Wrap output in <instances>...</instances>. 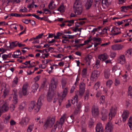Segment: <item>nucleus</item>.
Returning a JSON list of instances; mask_svg holds the SVG:
<instances>
[{
    "instance_id": "1",
    "label": "nucleus",
    "mask_w": 132,
    "mask_h": 132,
    "mask_svg": "<svg viewBox=\"0 0 132 132\" xmlns=\"http://www.w3.org/2000/svg\"><path fill=\"white\" fill-rule=\"evenodd\" d=\"M67 91H63L61 94L57 91H48L47 95V99L49 102H51L53 98V103H55L58 98V103L60 106L64 97L66 96Z\"/></svg>"
},
{
    "instance_id": "2",
    "label": "nucleus",
    "mask_w": 132,
    "mask_h": 132,
    "mask_svg": "<svg viewBox=\"0 0 132 132\" xmlns=\"http://www.w3.org/2000/svg\"><path fill=\"white\" fill-rule=\"evenodd\" d=\"M44 98V95H42L39 98L36 104L35 101H31L29 105L28 111L30 112H31L34 109L36 113L38 112L42 105L41 101L42 100H43Z\"/></svg>"
},
{
    "instance_id": "3",
    "label": "nucleus",
    "mask_w": 132,
    "mask_h": 132,
    "mask_svg": "<svg viewBox=\"0 0 132 132\" xmlns=\"http://www.w3.org/2000/svg\"><path fill=\"white\" fill-rule=\"evenodd\" d=\"M74 12L77 15H80L82 11L83 8L80 0H76L73 6Z\"/></svg>"
},
{
    "instance_id": "4",
    "label": "nucleus",
    "mask_w": 132,
    "mask_h": 132,
    "mask_svg": "<svg viewBox=\"0 0 132 132\" xmlns=\"http://www.w3.org/2000/svg\"><path fill=\"white\" fill-rule=\"evenodd\" d=\"M55 121L54 118H51L50 117H47L44 122V129H46L48 128H51L54 124Z\"/></svg>"
},
{
    "instance_id": "5",
    "label": "nucleus",
    "mask_w": 132,
    "mask_h": 132,
    "mask_svg": "<svg viewBox=\"0 0 132 132\" xmlns=\"http://www.w3.org/2000/svg\"><path fill=\"white\" fill-rule=\"evenodd\" d=\"M57 84V80L54 78H52L51 81L50 88L51 89V91H54L56 88Z\"/></svg>"
},
{
    "instance_id": "6",
    "label": "nucleus",
    "mask_w": 132,
    "mask_h": 132,
    "mask_svg": "<svg viewBox=\"0 0 132 132\" xmlns=\"http://www.w3.org/2000/svg\"><path fill=\"white\" fill-rule=\"evenodd\" d=\"M92 115L94 117H97L99 114L98 108L95 105H94L92 108Z\"/></svg>"
},
{
    "instance_id": "7",
    "label": "nucleus",
    "mask_w": 132,
    "mask_h": 132,
    "mask_svg": "<svg viewBox=\"0 0 132 132\" xmlns=\"http://www.w3.org/2000/svg\"><path fill=\"white\" fill-rule=\"evenodd\" d=\"M29 120L30 119L28 117H25L22 119L21 121L19 123L22 126L26 125L28 123Z\"/></svg>"
},
{
    "instance_id": "8",
    "label": "nucleus",
    "mask_w": 132,
    "mask_h": 132,
    "mask_svg": "<svg viewBox=\"0 0 132 132\" xmlns=\"http://www.w3.org/2000/svg\"><path fill=\"white\" fill-rule=\"evenodd\" d=\"M112 69L113 71L114 72L115 75L118 76L120 75L121 70L119 66H115Z\"/></svg>"
},
{
    "instance_id": "9",
    "label": "nucleus",
    "mask_w": 132,
    "mask_h": 132,
    "mask_svg": "<svg viewBox=\"0 0 132 132\" xmlns=\"http://www.w3.org/2000/svg\"><path fill=\"white\" fill-rule=\"evenodd\" d=\"M129 112L127 110L123 111L122 115L123 122H125L126 120L129 116Z\"/></svg>"
},
{
    "instance_id": "10",
    "label": "nucleus",
    "mask_w": 132,
    "mask_h": 132,
    "mask_svg": "<svg viewBox=\"0 0 132 132\" xmlns=\"http://www.w3.org/2000/svg\"><path fill=\"white\" fill-rule=\"evenodd\" d=\"M101 113L102 115V120L103 121H105L107 118V115L108 114L107 111L105 109H103L101 111Z\"/></svg>"
},
{
    "instance_id": "11",
    "label": "nucleus",
    "mask_w": 132,
    "mask_h": 132,
    "mask_svg": "<svg viewBox=\"0 0 132 132\" xmlns=\"http://www.w3.org/2000/svg\"><path fill=\"white\" fill-rule=\"evenodd\" d=\"M123 47V46L121 44H115L112 45L111 46V48L113 50H122Z\"/></svg>"
},
{
    "instance_id": "12",
    "label": "nucleus",
    "mask_w": 132,
    "mask_h": 132,
    "mask_svg": "<svg viewBox=\"0 0 132 132\" xmlns=\"http://www.w3.org/2000/svg\"><path fill=\"white\" fill-rule=\"evenodd\" d=\"M113 125L111 122H108L106 124L105 128L107 129V132H111L113 129Z\"/></svg>"
},
{
    "instance_id": "13",
    "label": "nucleus",
    "mask_w": 132,
    "mask_h": 132,
    "mask_svg": "<svg viewBox=\"0 0 132 132\" xmlns=\"http://www.w3.org/2000/svg\"><path fill=\"white\" fill-rule=\"evenodd\" d=\"M9 109V107L7 104L5 103L2 106L1 108H0V111H1V114L2 112H6L8 111Z\"/></svg>"
},
{
    "instance_id": "14",
    "label": "nucleus",
    "mask_w": 132,
    "mask_h": 132,
    "mask_svg": "<svg viewBox=\"0 0 132 132\" xmlns=\"http://www.w3.org/2000/svg\"><path fill=\"white\" fill-rule=\"evenodd\" d=\"M110 112L109 113V119L111 120L112 116H114L116 113V109L114 108L113 109L110 110Z\"/></svg>"
},
{
    "instance_id": "15",
    "label": "nucleus",
    "mask_w": 132,
    "mask_h": 132,
    "mask_svg": "<svg viewBox=\"0 0 132 132\" xmlns=\"http://www.w3.org/2000/svg\"><path fill=\"white\" fill-rule=\"evenodd\" d=\"M96 130V132H103L102 125L100 123H99L97 124Z\"/></svg>"
},
{
    "instance_id": "16",
    "label": "nucleus",
    "mask_w": 132,
    "mask_h": 132,
    "mask_svg": "<svg viewBox=\"0 0 132 132\" xmlns=\"http://www.w3.org/2000/svg\"><path fill=\"white\" fill-rule=\"evenodd\" d=\"M118 62L121 64H124L125 62V56L124 55L120 56L118 59Z\"/></svg>"
},
{
    "instance_id": "17",
    "label": "nucleus",
    "mask_w": 132,
    "mask_h": 132,
    "mask_svg": "<svg viewBox=\"0 0 132 132\" xmlns=\"http://www.w3.org/2000/svg\"><path fill=\"white\" fill-rule=\"evenodd\" d=\"M98 59L102 61H104L108 58V56L106 53L102 54L98 56Z\"/></svg>"
},
{
    "instance_id": "18",
    "label": "nucleus",
    "mask_w": 132,
    "mask_h": 132,
    "mask_svg": "<svg viewBox=\"0 0 132 132\" xmlns=\"http://www.w3.org/2000/svg\"><path fill=\"white\" fill-rule=\"evenodd\" d=\"M98 72L96 70H94L93 71L92 73L91 77L93 78V79H96L97 78V75Z\"/></svg>"
},
{
    "instance_id": "19",
    "label": "nucleus",
    "mask_w": 132,
    "mask_h": 132,
    "mask_svg": "<svg viewBox=\"0 0 132 132\" xmlns=\"http://www.w3.org/2000/svg\"><path fill=\"white\" fill-rule=\"evenodd\" d=\"M61 83L62 88L64 89L63 91H65V89L67 90L68 89V88L67 87H65V85L66 84V80L64 79H62V80Z\"/></svg>"
},
{
    "instance_id": "20",
    "label": "nucleus",
    "mask_w": 132,
    "mask_h": 132,
    "mask_svg": "<svg viewBox=\"0 0 132 132\" xmlns=\"http://www.w3.org/2000/svg\"><path fill=\"white\" fill-rule=\"evenodd\" d=\"M80 91H85V84L83 82H81L79 85Z\"/></svg>"
},
{
    "instance_id": "21",
    "label": "nucleus",
    "mask_w": 132,
    "mask_h": 132,
    "mask_svg": "<svg viewBox=\"0 0 132 132\" xmlns=\"http://www.w3.org/2000/svg\"><path fill=\"white\" fill-rule=\"evenodd\" d=\"M19 97L21 98L22 95L25 96L28 95V91H19Z\"/></svg>"
},
{
    "instance_id": "22",
    "label": "nucleus",
    "mask_w": 132,
    "mask_h": 132,
    "mask_svg": "<svg viewBox=\"0 0 132 132\" xmlns=\"http://www.w3.org/2000/svg\"><path fill=\"white\" fill-rule=\"evenodd\" d=\"M85 60L87 62H88V65H90V60L92 58V56L90 55H88L85 57Z\"/></svg>"
},
{
    "instance_id": "23",
    "label": "nucleus",
    "mask_w": 132,
    "mask_h": 132,
    "mask_svg": "<svg viewBox=\"0 0 132 132\" xmlns=\"http://www.w3.org/2000/svg\"><path fill=\"white\" fill-rule=\"evenodd\" d=\"M132 54V48H131L128 49L125 53V54L126 55H127L128 57L129 55L131 56Z\"/></svg>"
},
{
    "instance_id": "24",
    "label": "nucleus",
    "mask_w": 132,
    "mask_h": 132,
    "mask_svg": "<svg viewBox=\"0 0 132 132\" xmlns=\"http://www.w3.org/2000/svg\"><path fill=\"white\" fill-rule=\"evenodd\" d=\"M65 118V115L64 114L63 116H62L61 118L60 122L59 123L62 125L63 123Z\"/></svg>"
},
{
    "instance_id": "25",
    "label": "nucleus",
    "mask_w": 132,
    "mask_h": 132,
    "mask_svg": "<svg viewBox=\"0 0 132 132\" xmlns=\"http://www.w3.org/2000/svg\"><path fill=\"white\" fill-rule=\"evenodd\" d=\"M74 117L73 115H71L67 119V122L69 123H72L73 122V119Z\"/></svg>"
},
{
    "instance_id": "26",
    "label": "nucleus",
    "mask_w": 132,
    "mask_h": 132,
    "mask_svg": "<svg viewBox=\"0 0 132 132\" xmlns=\"http://www.w3.org/2000/svg\"><path fill=\"white\" fill-rule=\"evenodd\" d=\"M29 87V85L27 82H26L23 85L22 88V91H26Z\"/></svg>"
},
{
    "instance_id": "27",
    "label": "nucleus",
    "mask_w": 132,
    "mask_h": 132,
    "mask_svg": "<svg viewBox=\"0 0 132 132\" xmlns=\"http://www.w3.org/2000/svg\"><path fill=\"white\" fill-rule=\"evenodd\" d=\"M53 3L54 2L53 1H51L49 3L48 6L49 9L51 10H53L55 8V7L54 6H52Z\"/></svg>"
},
{
    "instance_id": "28",
    "label": "nucleus",
    "mask_w": 132,
    "mask_h": 132,
    "mask_svg": "<svg viewBox=\"0 0 132 132\" xmlns=\"http://www.w3.org/2000/svg\"><path fill=\"white\" fill-rule=\"evenodd\" d=\"M131 130H132V117H130L128 120V123Z\"/></svg>"
},
{
    "instance_id": "29",
    "label": "nucleus",
    "mask_w": 132,
    "mask_h": 132,
    "mask_svg": "<svg viewBox=\"0 0 132 132\" xmlns=\"http://www.w3.org/2000/svg\"><path fill=\"white\" fill-rule=\"evenodd\" d=\"M38 85L37 83H35L33 84L31 88L32 89V90H36L38 88Z\"/></svg>"
},
{
    "instance_id": "30",
    "label": "nucleus",
    "mask_w": 132,
    "mask_h": 132,
    "mask_svg": "<svg viewBox=\"0 0 132 132\" xmlns=\"http://www.w3.org/2000/svg\"><path fill=\"white\" fill-rule=\"evenodd\" d=\"M65 7L63 5H60L58 8L57 10L61 12H63L64 11Z\"/></svg>"
},
{
    "instance_id": "31",
    "label": "nucleus",
    "mask_w": 132,
    "mask_h": 132,
    "mask_svg": "<svg viewBox=\"0 0 132 132\" xmlns=\"http://www.w3.org/2000/svg\"><path fill=\"white\" fill-rule=\"evenodd\" d=\"M92 4V3H90L89 2H87L85 4L86 9L87 10L89 9L91 6Z\"/></svg>"
},
{
    "instance_id": "32",
    "label": "nucleus",
    "mask_w": 132,
    "mask_h": 132,
    "mask_svg": "<svg viewBox=\"0 0 132 132\" xmlns=\"http://www.w3.org/2000/svg\"><path fill=\"white\" fill-rule=\"evenodd\" d=\"M11 54L9 53L8 55L3 54L2 56V58L3 60H6L7 57H10Z\"/></svg>"
},
{
    "instance_id": "33",
    "label": "nucleus",
    "mask_w": 132,
    "mask_h": 132,
    "mask_svg": "<svg viewBox=\"0 0 132 132\" xmlns=\"http://www.w3.org/2000/svg\"><path fill=\"white\" fill-rule=\"evenodd\" d=\"M105 77L106 79L109 78L110 76V73L108 71L105 70L104 71Z\"/></svg>"
},
{
    "instance_id": "34",
    "label": "nucleus",
    "mask_w": 132,
    "mask_h": 132,
    "mask_svg": "<svg viewBox=\"0 0 132 132\" xmlns=\"http://www.w3.org/2000/svg\"><path fill=\"white\" fill-rule=\"evenodd\" d=\"M100 85V83L98 82H97L94 85V89L96 90H98V89L99 88Z\"/></svg>"
},
{
    "instance_id": "35",
    "label": "nucleus",
    "mask_w": 132,
    "mask_h": 132,
    "mask_svg": "<svg viewBox=\"0 0 132 132\" xmlns=\"http://www.w3.org/2000/svg\"><path fill=\"white\" fill-rule=\"evenodd\" d=\"M112 83L113 82L112 80H109L106 82V86L110 88V87L111 85L112 84Z\"/></svg>"
},
{
    "instance_id": "36",
    "label": "nucleus",
    "mask_w": 132,
    "mask_h": 132,
    "mask_svg": "<svg viewBox=\"0 0 132 132\" xmlns=\"http://www.w3.org/2000/svg\"><path fill=\"white\" fill-rule=\"evenodd\" d=\"M87 74V69L84 68L83 69L81 75L83 76H85Z\"/></svg>"
},
{
    "instance_id": "37",
    "label": "nucleus",
    "mask_w": 132,
    "mask_h": 132,
    "mask_svg": "<svg viewBox=\"0 0 132 132\" xmlns=\"http://www.w3.org/2000/svg\"><path fill=\"white\" fill-rule=\"evenodd\" d=\"M121 11L124 12H127V10L126 6H123L121 7Z\"/></svg>"
},
{
    "instance_id": "38",
    "label": "nucleus",
    "mask_w": 132,
    "mask_h": 132,
    "mask_svg": "<svg viewBox=\"0 0 132 132\" xmlns=\"http://www.w3.org/2000/svg\"><path fill=\"white\" fill-rule=\"evenodd\" d=\"M9 94V91H3V94L2 95V97L5 98L8 96Z\"/></svg>"
},
{
    "instance_id": "39",
    "label": "nucleus",
    "mask_w": 132,
    "mask_h": 132,
    "mask_svg": "<svg viewBox=\"0 0 132 132\" xmlns=\"http://www.w3.org/2000/svg\"><path fill=\"white\" fill-rule=\"evenodd\" d=\"M10 16H15V17H19L20 16V14H17L16 13H12L9 14Z\"/></svg>"
},
{
    "instance_id": "40",
    "label": "nucleus",
    "mask_w": 132,
    "mask_h": 132,
    "mask_svg": "<svg viewBox=\"0 0 132 132\" xmlns=\"http://www.w3.org/2000/svg\"><path fill=\"white\" fill-rule=\"evenodd\" d=\"M92 40H93V41H96V42H100L101 40V39L100 38H96V37H94L92 39Z\"/></svg>"
},
{
    "instance_id": "41",
    "label": "nucleus",
    "mask_w": 132,
    "mask_h": 132,
    "mask_svg": "<svg viewBox=\"0 0 132 132\" xmlns=\"http://www.w3.org/2000/svg\"><path fill=\"white\" fill-rule=\"evenodd\" d=\"M33 128V125H30L28 127L27 132H31Z\"/></svg>"
},
{
    "instance_id": "42",
    "label": "nucleus",
    "mask_w": 132,
    "mask_h": 132,
    "mask_svg": "<svg viewBox=\"0 0 132 132\" xmlns=\"http://www.w3.org/2000/svg\"><path fill=\"white\" fill-rule=\"evenodd\" d=\"M44 51H45L46 52H47V50L46 49H44L42 50H35V52H40L42 53H44Z\"/></svg>"
},
{
    "instance_id": "43",
    "label": "nucleus",
    "mask_w": 132,
    "mask_h": 132,
    "mask_svg": "<svg viewBox=\"0 0 132 132\" xmlns=\"http://www.w3.org/2000/svg\"><path fill=\"white\" fill-rule=\"evenodd\" d=\"M15 42H12L10 44L9 47L11 49L13 47H14V45H15Z\"/></svg>"
},
{
    "instance_id": "44",
    "label": "nucleus",
    "mask_w": 132,
    "mask_h": 132,
    "mask_svg": "<svg viewBox=\"0 0 132 132\" xmlns=\"http://www.w3.org/2000/svg\"><path fill=\"white\" fill-rule=\"evenodd\" d=\"M17 91H14V94L13 96V98L14 100H17V96L16 92Z\"/></svg>"
},
{
    "instance_id": "45",
    "label": "nucleus",
    "mask_w": 132,
    "mask_h": 132,
    "mask_svg": "<svg viewBox=\"0 0 132 132\" xmlns=\"http://www.w3.org/2000/svg\"><path fill=\"white\" fill-rule=\"evenodd\" d=\"M116 53L114 52H112L111 53L110 55V56L111 58L114 57L116 55Z\"/></svg>"
},
{
    "instance_id": "46",
    "label": "nucleus",
    "mask_w": 132,
    "mask_h": 132,
    "mask_svg": "<svg viewBox=\"0 0 132 132\" xmlns=\"http://www.w3.org/2000/svg\"><path fill=\"white\" fill-rule=\"evenodd\" d=\"M46 61H45V60H42V62L43 63H44V64H47L51 60H46Z\"/></svg>"
},
{
    "instance_id": "47",
    "label": "nucleus",
    "mask_w": 132,
    "mask_h": 132,
    "mask_svg": "<svg viewBox=\"0 0 132 132\" xmlns=\"http://www.w3.org/2000/svg\"><path fill=\"white\" fill-rule=\"evenodd\" d=\"M20 12H27V9L25 7H24V9H21L20 10H19Z\"/></svg>"
},
{
    "instance_id": "48",
    "label": "nucleus",
    "mask_w": 132,
    "mask_h": 132,
    "mask_svg": "<svg viewBox=\"0 0 132 132\" xmlns=\"http://www.w3.org/2000/svg\"><path fill=\"white\" fill-rule=\"evenodd\" d=\"M118 29V28L116 27H113L111 32H115L116 31V30Z\"/></svg>"
},
{
    "instance_id": "49",
    "label": "nucleus",
    "mask_w": 132,
    "mask_h": 132,
    "mask_svg": "<svg viewBox=\"0 0 132 132\" xmlns=\"http://www.w3.org/2000/svg\"><path fill=\"white\" fill-rule=\"evenodd\" d=\"M82 103L81 102H79L78 104L77 105V108H78L79 109L81 107V106L82 105Z\"/></svg>"
},
{
    "instance_id": "50",
    "label": "nucleus",
    "mask_w": 132,
    "mask_h": 132,
    "mask_svg": "<svg viewBox=\"0 0 132 132\" xmlns=\"http://www.w3.org/2000/svg\"><path fill=\"white\" fill-rule=\"evenodd\" d=\"M62 55V56H63V55L61 54H58L57 55H53V56L54 57L56 58H60L61 57V56Z\"/></svg>"
},
{
    "instance_id": "51",
    "label": "nucleus",
    "mask_w": 132,
    "mask_h": 132,
    "mask_svg": "<svg viewBox=\"0 0 132 132\" xmlns=\"http://www.w3.org/2000/svg\"><path fill=\"white\" fill-rule=\"evenodd\" d=\"M128 94L129 97L132 98V91H128Z\"/></svg>"
},
{
    "instance_id": "52",
    "label": "nucleus",
    "mask_w": 132,
    "mask_h": 132,
    "mask_svg": "<svg viewBox=\"0 0 132 132\" xmlns=\"http://www.w3.org/2000/svg\"><path fill=\"white\" fill-rule=\"evenodd\" d=\"M45 83H46L45 81H44L43 82L41 86V87H40V88L41 89L43 88L45 86Z\"/></svg>"
},
{
    "instance_id": "53",
    "label": "nucleus",
    "mask_w": 132,
    "mask_h": 132,
    "mask_svg": "<svg viewBox=\"0 0 132 132\" xmlns=\"http://www.w3.org/2000/svg\"><path fill=\"white\" fill-rule=\"evenodd\" d=\"M80 109L76 108L75 109V111L74 112V113L75 114H77L78 112L79 111Z\"/></svg>"
},
{
    "instance_id": "54",
    "label": "nucleus",
    "mask_w": 132,
    "mask_h": 132,
    "mask_svg": "<svg viewBox=\"0 0 132 132\" xmlns=\"http://www.w3.org/2000/svg\"><path fill=\"white\" fill-rule=\"evenodd\" d=\"M71 103L73 104H77L78 101H76V100H71Z\"/></svg>"
},
{
    "instance_id": "55",
    "label": "nucleus",
    "mask_w": 132,
    "mask_h": 132,
    "mask_svg": "<svg viewBox=\"0 0 132 132\" xmlns=\"http://www.w3.org/2000/svg\"><path fill=\"white\" fill-rule=\"evenodd\" d=\"M64 22H68L69 23H74V20H66Z\"/></svg>"
},
{
    "instance_id": "56",
    "label": "nucleus",
    "mask_w": 132,
    "mask_h": 132,
    "mask_svg": "<svg viewBox=\"0 0 132 132\" xmlns=\"http://www.w3.org/2000/svg\"><path fill=\"white\" fill-rule=\"evenodd\" d=\"M92 40V39H89L85 40L84 42V43L85 45L87 44L89 42L91 41Z\"/></svg>"
},
{
    "instance_id": "57",
    "label": "nucleus",
    "mask_w": 132,
    "mask_h": 132,
    "mask_svg": "<svg viewBox=\"0 0 132 132\" xmlns=\"http://www.w3.org/2000/svg\"><path fill=\"white\" fill-rule=\"evenodd\" d=\"M10 124L11 125H13L15 124V122L13 120H12L10 121Z\"/></svg>"
},
{
    "instance_id": "58",
    "label": "nucleus",
    "mask_w": 132,
    "mask_h": 132,
    "mask_svg": "<svg viewBox=\"0 0 132 132\" xmlns=\"http://www.w3.org/2000/svg\"><path fill=\"white\" fill-rule=\"evenodd\" d=\"M22 22L26 24H28V20L27 19H23L22 20Z\"/></svg>"
},
{
    "instance_id": "59",
    "label": "nucleus",
    "mask_w": 132,
    "mask_h": 132,
    "mask_svg": "<svg viewBox=\"0 0 132 132\" xmlns=\"http://www.w3.org/2000/svg\"><path fill=\"white\" fill-rule=\"evenodd\" d=\"M30 61H26L24 63H23L22 64H24L25 65H27L28 64L29 65H30Z\"/></svg>"
},
{
    "instance_id": "60",
    "label": "nucleus",
    "mask_w": 132,
    "mask_h": 132,
    "mask_svg": "<svg viewBox=\"0 0 132 132\" xmlns=\"http://www.w3.org/2000/svg\"><path fill=\"white\" fill-rule=\"evenodd\" d=\"M66 42H69V40L68 39H64L62 40V42L63 43H66Z\"/></svg>"
},
{
    "instance_id": "61",
    "label": "nucleus",
    "mask_w": 132,
    "mask_h": 132,
    "mask_svg": "<svg viewBox=\"0 0 132 132\" xmlns=\"http://www.w3.org/2000/svg\"><path fill=\"white\" fill-rule=\"evenodd\" d=\"M120 84V82L119 80L116 79L115 80V85L117 86Z\"/></svg>"
},
{
    "instance_id": "62",
    "label": "nucleus",
    "mask_w": 132,
    "mask_h": 132,
    "mask_svg": "<svg viewBox=\"0 0 132 132\" xmlns=\"http://www.w3.org/2000/svg\"><path fill=\"white\" fill-rule=\"evenodd\" d=\"M78 96L77 94H76L75 96L74 97L73 99L72 100H76L78 101Z\"/></svg>"
},
{
    "instance_id": "63",
    "label": "nucleus",
    "mask_w": 132,
    "mask_h": 132,
    "mask_svg": "<svg viewBox=\"0 0 132 132\" xmlns=\"http://www.w3.org/2000/svg\"><path fill=\"white\" fill-rule=\"evenodd\" d=\"M72 46L73 47H76V48L75 49V50H78V48L80 47V45H73Z\"/></svg>"
},
{
    "instance_id": "64",
    "label": "nucleus",
    "mask_w": 132,
    "mask_h": 132,
    "mask_svg": "<svg viewBox=\"0 0 132 132\" xmlns=\"http://www.w3.org/2000/svg\"><path fill=\"white\" fill-rule=\"evenodd\" d=\"M100 1L101 0H95L94 2V6L95 7H96L97 2H98L99 1Z\"/></svg>"
}]
</instances>
